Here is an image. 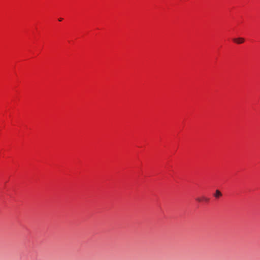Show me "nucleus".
Segmentation results:
<instances>
[{
    "label": "nucleus",
    "instance_id": "nucleus-4",
    "mask_svg": "<svg viewBox=\"0 0 260 260\" xmlns=\"http://www.w3.org/2000/svg\"><path fill=\"white\" fill-rule=\"evenodd\" d=\"M62 18H59V19H58V20H59V21H62Z\"/></svg>",
    "mask_w": 260,
    "mask_h": 260
},
{
    "label": "nucleus",
    "instance_id": "nucleus-2",
    "mask_svg": "<svg viewBox=\"0 0 260 260\" xmlns=\"http://www.w3.org/2000/svg\"><path fill=\"white\" fill-rule=\"evenodd\" d=\"M244 41V39L243 38H238L233 39V41L237 44H242Z\"/></svg>",
    "mask_w": 260,
    "mask_h": 260
},
{
    "label": "nucleus",
    "instance_id": "nucleus-3",
    "mask_svg": "<svg viewBox=\"0 0 260 260\" xmlns=\"http://www.w3.org/2000/svg\"><path fill=\"white\" fill-rule=\"evenodd\" d=\"M196 200L198 202L205 201L208 202L209 201V198H208L205 197H202V198H197Z\"/></svg>",
    "mask_w": 260,
    "mask_h": 260
},
{
    "label": "nucleus",
    "instance_id": "nucleus-1",
    "mask_svg": "<svg viewBox=\"0 0 260 260\" xmlns=\"http://www.w3.org/2000/svg\"><path fill=\"white\" fill-rule=\"evenodd\" d=\"M213 196L216 199H218L222 196V194L219 190L217 189Z\"/></svg>",
    "mask_w": 260,
    "mask_h": 260
}]
</instances>
